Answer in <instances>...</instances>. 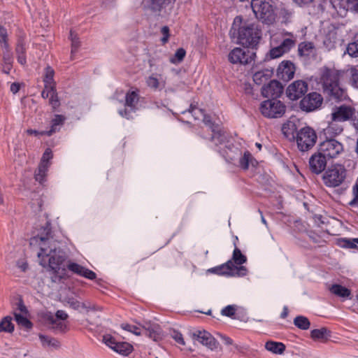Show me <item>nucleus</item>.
Instances as JSON below:
<instances>
[{"mask_svg":"<svg viewBox=\"0 0 358 358\" xmlns=\"http://www.w3.org/2000/svg\"><path fill=\"white\" fill-rule=\"evenodd\" d=\"M198 113L201 116L202 120L206 125L210 127V130H213V128H217L218 126H215L211 121L210 116L206 114L203 110H198Z\"/></svg>","mask_w":358,"mask_h":358,"instance_id":"obj_49","label":"nucleus"},{"mask_svg":"<svg viewBox=\"0 0 358 358\" xmlns=\"http://www.w3.org/2000/svg\"><path fill=\"white\" fill-rule=\"evenodd\" d=\"M308 89V83L306 81L296 80L287 87L286 94L290 100L295 101L304 96Z\"/></svg>","mask_w":358,"mask_h":358,"instance_id":"obj_12","label":"nucleus"},{"mask_svg":"<svg viewBox=\"0 0 358 358\" xmlns=\"http://www.w3.org/2000/svg\"><path fill=\"white\" fill-rule=\"evenodd\" d=\"M29 245L33 250H38L37 256L40 264L52 271V282H59L65 278L66 268L89 280L96 278V274L93 271L77 263L69 262L65 264L67 254L61 248L60 243L54 238L50 221L39 229L37 235L30 238Z\"/></svg>","mask_w":358,"mask_h":358,"instance_id":"obj_1","label":"nucleus"},{"mask_svg":"<svg viewBox=\"0 0 358 358\" xmlns=\"http://www.w3.org/2000/svg\"><path fill=\"white\" fill-rule=\"evenodd\" d=\"M56 318L55 320H65L68 318V314L62 310H59L55 313Z\"/></svg>","mask_w":358,"mask_h":358,"instance_id":"obj_64","label":"nucleus"},{"mask_svg":"<svg viewBox=\"0 0 358 358\" xmlns=\"http://www.w3.org/2000/svg\"><path fill=\"white\" fill-rule=\"evenodd\" d=\"M14 331V324L12 323V317L6 316L0 322V332L12 333Z\"/></svg>","mask_w":358,"mask_h":358,"instance_id":"obj_35","label":"nucleus"},{"mask_svg":"<svg viewBox=\"0 0 358 358\" xmlns=\"http://www.w3.org/2000/svg\"><path fill=\"white\" fill-rule=\"evenodd\" d=\"M201 137L203 139L209 140L215 147L224 144L227 141L225 133L219 129L218 127L217 128H213L209 136L201 135Z\"/></svg>","mask_w":358,"mask_h":358,"instance_id":"obj_20","label":"nucleus"},{"mask_svg":"<svg viewBox=\"0 0 358 358\" xmlns=\"http://www.w3.org/2000/svg\"><path fill=\"white\" fill-rule=\"evenodd\" d=\"M147 85L154 90L159 88V83L157 78L154 76H149L146 80Z\"/></svg>","mask_w":358,"mask_h":358,"instance_id":"obj_58","label":"nucleus"},{"mask_svg":"<svg viewBox=\"0 0 358 358\" xmlns=\"http://www.w3.org/2000/svg\"><path fill=\"white\" fill-rule=\"evenodd\" d=\"M186 55V51L184 48H178L174 55L170 58V62L172 64L180 63Z\"/></svg>","mask_w":358,"mask_h":358,"instance_id":"obj_44","label":"nucleus"},{"mask_svg":"<svg viewBox=\"0 0 358 358\" xmlns=\"http://www.w3.org/2000/svg\"><path fill=\"white\" fill-rule=\"evenodd\" d=\"M26 51L27 48L24 38V36H20L17 40L15 52L17 55V62L23 66L27 64Z\"/></svg>","mask_w":358,"mask_h":358,"instance_id":"obj_23","label":"nucleus"},{"mask_svg":"<svg viewBox=\"0 0 358 358\" xmlns=\"http://www.w3.org/2000/svg\"><path fill=\"white\" fill-rule=\"evenodd\" d=\"M52 158V152L50 148H47L43 154L40 164L44 166H50V159Z\"/></svg>","mask_w":358,"mask_h":358,"instance_id":"obj_50","label":"nucleus"},{"mask_svg":"<svg viewBox=\"0 0 358 358\" xmlns=\"http://www.w3.org/2000/svg\"><path fill=\"white\" fill-rule=\"evenodd\" d=\"M317 136L315 131L310 127H304L296 132V141L299 150L306 152L315 144Z\"/></svg>","mask_w":358,"mask_h":358,"instance_id":"obj_6","label":"nucleus"},{"mask_svg":"<svg viewBox=\"0 0 358 358\" xmlns=\"http://www.w3.org/2000/svg\"><path fill=\"white\" fill-rule=\"evenodd\" d=\"M39 339L42 345L45 348H51L52 349H58L60 347V342L55 338L39 334Z\"/></svg>","mask_w":358,"mask_h":358,"instance_id":"obj_29","label":"nucleus"},{"mask_svg":"<svg viewBox=\"0 0 358 358\" xmlns=\"http://www.w3.org/2000/svg\"><path fill=\"white\" fill-rule=\"evenodd\" d=\"M231 260L234 264H236L237 265H242L246 262L247 257L245 255H243L241 250L235 245V248L232 255V259Z\"/></svg>","mask_w":358,"mask_h":358,"instance_id":"obj_37","label":"nucleus"},{"mask_svg":"<svg viewBox=\"0 0 358 358\" xmlns=\"http://www.w3.org/2000/svg\"><path fill=\"white\" fill-rule=\"evenodd\" d=\"M136 109L135 108H131L129 107H125L124 109L119 110L118 113L120 115H121L123 117H125L127 119H131L132 118L131 114L132 113H134Z\"/></svg>","mask_w":358,"mask_h":358,"instance_id":"obj_55","label":"nucleus"},{"mask_svg":"<svg viewBox=\"0 0 358 358\" xmlns=\"http://www.w3.org/2000/svg\"><path fill=\"white\" fill-rule=\"evenodd\" d=\"M256 53L252 50L235 48L229 53L228 59L232 64H248L255 60Z\"/></svg>","mask_w":358,"mask_h":358,"instance_id":"obj_9","label":"nucleus"},{"mask_svg":"<svg viewBox=\"0 0 358 358\" xmlns=\"http://www.w3.org/2000/svg\"><path fill=\"white\" fill-rule=\"evenodd\" d=\"M252 159V156L249 151H245L239 159V166L244 170L249 168V164Z\"/></svg>","mask_w":358,"mask_h":358,"instance_id":"obj_43","label":"nucleus"},{"mask_svg":"<svg viewBox=\"0 0 358 358\" xmlns=\"http://www.w3.org/2000/svg\"><path fill=\"white\" fill-rule=\"evenodd\" d=\"M192 338L206 346L210 350L216 349L218 346V342L208 331L203 330H196L192 333Z\"/></svg>","mask_w":358,"mask_h":358,"instance_id":"obj_15","label":"nucleus"},{"mask_svg":"<svg viewBox=\"0 0 358 358\" xmlns=\"http://www.w3.org/2000/svg\"><path fill=\"white\" fill-rule=\"evenodd\" d=\"M338 36L336 31H329L325 36L323 43L324 45L329 50H331L336 47L338 42Z\"/></svg>","mask_w":358,"mask_h":358,"instance_id":"obj_31","label":"nucleus"},{"mask_svg":"<svg viewBox=\"0 0 358 358\" xmlns=\"http://www.w3.org/2000/svg\"><path fill=\"white\" fill-rule=\"evenodd\" d=\"M48 168L49 166L39 164L38 167L34 173L35 180L38 181L40 183H42L43 181H45Z\"/></svg>","mask_w":358,"mask_h":358,"instance_id":"obj_41","label":"nucleus"},{"mask_svg":"<svg viewBox=\"0 0 358 358\" xmlns=\"http://www.w3.org/2000/svg\"><path fill=\"white\" fill-rule=\"evenodd\" d=\"M65 121V117L62 115H55L51 121L50 129L42 134H45L46 136H50L54 133L59 130V126H62Z\"/></svg>","mask_w":358,"mask_h":358,"instance_id":"obj_27","label":"nucleus"},{"mask_svg":"<svg viewBox=\"0 0 358 358\" xmlns=\"http://www.w3.org/2000/svg\"><path fill=\"white\" fill-rule=\"evenodd\" d=\"M234 268L235 265L232 261L229 260L224 264L209 268L208 271L219 275L232 276L234 275Z\"/></svg>","mask_w":358,"mask_h":358,"instance_id":"obj_21","label":"nucleus"},{"mask_svg":"<svg viewBox=\"0 0 358 358\" xmlns=\"http://www.w3.org/2000/svg\"><path fill=\"white\" fill-rule=\"evenodd\" d=\"M139 101L138 90H129L125 96V107L136 109Z\"/></svg>","mask_w":358,"mask_h":358,"instance_id":"obj_25","label":"nucleus"},{"mask_svg":"<svg viewBox=\"0 0 358 358\" xmlns=\"http://www.w3.org/2000/svg\"><path fill=\"white\" fill-rule=\"evenodd\" d=\"M265 348L275 354H282L285 350V345L280 342L267 341L265 344Z\"/></svg>","mask_w":358,"mask_h":358,"instance_id":"obj_32","label":"nucleus"},{"mask_svg":"<svg viewBox=\"0 0 358 358\" xmlns=\"http://www.w3.org/2000/svg\"><path fill=\"white\" fill-rule=\"evenodd\" d=\"M176 0H143L142 4L144 8L153 13H159L164 8L171 3H174Z\"/></svg>","mask_w":358,"mask_h":358,"instance_id":"obj_19","label":"nucleus"},{"mask_svg":"<svg viewBox=\"0 0 358 358\" xmlns=\"http://www.w3.org/2000/svg\"><path fill=\"white\" fill-rule=\"evenodd\" d=\"M68 303H69L70 307H71L72 308H73L75 310H79L80 308L87 310L90 308V307L87 306L85 305V303H81L75 299H69V300L68 301Z\"/></svg>","mask_w":358,"mask_h":358,"instance_id":"obj_51","label":"nucleus"},{"mask_svg":"<svg viewBox=\"0 0 358 358\" xmlns=\"http://www.w3.org/2000/svg\"><path fill=\"white\" fill-rule=\"evenodd\" d=\"M15 319L19 325L24 327L27 329L32 328V323L24 316L19 313H15Z\"/></svg>","mask_w":358,"mask_h":358,"instance_id":"obj_45","label":"nucleus"},{"mask_svg":"<svg viewBox=\"0 0 358 358\" xmlns=\"http://www.w3.org/2000/svg\"><path fill=\"white\" fill-rule=\"evenodd\" d=\"M250 6L257 19L267 24L274 22L276 14L272 0H250Z\"/></svg>","mask_w":358,"mask_h":358,"instance_id":"obj_4","label":"nucleus"},{"mask_svg":"<svg viewBox=\"0 0 358 358\" xmlns=\"http://www.w3.org/2000/svg\"><path fill=\"white\" fill-rule=\"evenodd\" d=\"M294 45V40L289 38H285L278 46L271 48L266 55V57H269L270 59L278 58L289 52Z\"/></svg>","mask_w":358,"mask_h":358,"instance_id":"obj_17","label":"nucleus"},{"mask_svg":"<svg viewBox=\"0 0 358 358\" xmlns=\"http://www.w3.org/2000/svg\"><path fill=\"white\" fill-rule=\"evenodd\" d=\"M348 9L358 13V0H347Z\"/></svg>","mask_w":358,"mask_h":358,"instance_id":"obj_63","label":"nucleus"},{"mask_svg":"<svg viewBox=\"0 0 358 358\" xmlns=\"http://www.w3.org/2000/svg\"><path fill=\"white\" fill-rule=\"evenodd\" d=\"M7 37L8 34L6 29L0 25V43L3 44V47L5 48H8Z\"/></svg>","mask_w":358,"mask_h":358,"instance_id":"obj_56","label":"nucleus"},{"mask_svg":"<svg viewBox=\"0 0 358 358\" xmlns=\"http://www.w3.org/2000/svg\"><path fill=\"white\" fill-rule=\"evenodd\" d=\"M317 150L329 159H331L337 157L343 152L344 148L343 145L338 141L334 138H327L319 144Z\"/></svg>","mask_w":358,"mask_h":358,"instance_id":"obj_8","label":"nucleus"},{"mask_svg":"<svg viewBox=\"0 0 358 358\" xmlns=\"http://www.w3.org/2000/svg\"><path fill=\"white\" fill-rule=\"evenodd\" d=\"M198 110H201V108H199L194 106L193 104H191L189 108H188L187 111L190 113H192V116L195 120H199L201 118V116L198 113Z\"/></svg>","mask_w":358,"mask_h":358,"instance_id":"obj_62","label":"nucleus"},{"mask_svg":"<svg viewBox=\"0 0 358 358\" xmlns=\"http://www.w3.org/2000/svg\"><path fill=\"white\" fill-rule=\"evenodd\" d=\"M329 159L324 156L319 150L309 159V169L313 173L320 174L326 169Z\"/></svg>","mask_w":358,"mask_h":358,"instance_id":"obj_13","label":"nucleus"},{"mask_svg":"<svg viewBox=\"0 0 358 358\" xmlns=\"http://www.w3.org/2000/svg\"><path fill=\"white\" fill-rule=\"evenodd\" d=\"M142 334L156 341L161 338V328L157 324L148 323L143 327Z\"/></svg>","mask_w":358,"mask_h":358,"instance_id":"obj_22","label":"nucleus"},{"mask_svg":"<svg viewBox=\"0 0 358 358\" xmlns=\"http://www.w3.org/2000/svg\"><path fill=\"white\" fill-rule=\"evenodd\" d=\"M262 38V30L255 23H243L238 29V43L252 49L257 47Z\"/></svg>","mask_w":358,"mask_h":358,"instance_id":"obj_3","label":"nucleus"},{"mask_svg":"<svg viewBox=\"0 0 358 358\" xmlns=\"http://www.w3.org/2000/svg\"><path fill=\"white\" fill-rule=\"evenodd\" d=\"M235 313L236 306L234 305H228L226 307H224L221 311V314L227 317H232L233 315H234Z\"/></svg>","mask_w":358,"mask_h":358,"instance_id":"obj_53","label":"nucleus"},{"mask_svg":"<svg viewBox=\"0 0 358 358\" xmlns=\"http://www.w3.org/2000/svg\"><path fill=\"white\" fill-rule=\"evenodd\" d=\"M352 199L348 203V205L351 207L358 208V182H356L352 186Z\"/></svg>","mask_w":358,"mask_h":358,"instance_id":"obj_48","label":"nucleus"},{"mask_svg":"<svg viewBox=\"0 0 358 358\" xmlns=\"http://www.w3.org/2000/svg\"><path fill=\"white\" fill-rule=\"evenodd\" d=\"M247 273H248V270L245 268V266H242V265H239V266H235L234 275L232 276L236 275V276L242 277V276L246 275Z\"/></svg>","mask_w":358,"mask_h":358,"instance_id":"obj_60","label":"nucleus"},{"mask_svg":"<svg viewBox=\"0 0 358 358\" xmlns=\"http://www.w3.org/2000/svg\"><path fill=\"white\" fill-rule=\"evenodd\" d=\"M55 71L54 69L48 66L45 69V75L43 77V82L46 83V85H50L52 83V87H50L51 90L54 89V83H56L54 80Z\"/></svg>","mask_w":358,"mask_h":358,"instance_id":"obj_39","label":"nucleus"},{"mask_svg":"<svg viewBox=\"0 0 358 358\" xmlns=\"http://www.w3.org/2000/svg\"><path fill=\"white\" fill-rule=\"evenodd\" d=\"M331 336V331L326 327L313 329L310 331V337L314 341L327 340Z\"/></svg>","mask_w":358,"mask_h":358,"instance_id":"obj_30","label":"nucleus"},{"mask_svg":"<svg viewBox=\"0 0 358 358\" xmlns=\"http://www.w3.org/2000/svg\"><path fill=\"white\" fill-rule=\"evenodd\" d=\"M122 327L123 329L128 331L129 332H131L135 335L139 336V335L142 334V331H141L140 328L135 325L129 324H123L122 325Z\"/></svg>","mask_w":358,"mask_h":358,"instance_id":"obj_52","label":"nucleus"},{"mask_svg":"<svg viewBox=\"0 0 358 358\" xmlns=\"http://www.w3.org/2000/svg\"><path fill=\"white\" fill-rule=\"evenodd\" d=\"M323 102V97L317 92H311L303 96L300 101V108L306 112L318 109Z\"/></svg>","mask_w":358,"mask_h":358,"instance_id":"obj_11","label":"nucleus"},{"mask_svg":"<svg viewBox=\"0 0 358 358\" xmlns=\"http://www.w3.org/2000/svg\"><path fill=\"white\" fill-rule=\"evenodd\" d=\"M297 131L296 124L291 121L285 123L282 127V134L289 140L296 138Z\"/></svg>","mask_w":358,"mask_h":358,"instance_id":"obj_28","label":"nucleus"},{"mask_svg":"<svg viewBox=\"0 0 358 358\" xmlns=\"http://www.w3.org/2000/svg\"><path fill=\"white\" fill-rule=\"evenodd\" d=\"M70 40L71 41V59H73V57L74 54H76L80 46V41L79 40V38L78 37L77 34L72 30L70 31Z\"/></svg>","mask_w":358,"mask_h":358,"instance_id":"obj_38","label":"nucleus"},{"mask_svg":"<svg viewBox=\"0 0 358 358\" xmlns=\"http://www.w3.org/2000/svg\"><path fill=\"white\" fill-rule=\"evenodd\" d=\"M350 83L352 87L358 89V67L354 66L350 69Z\"/></svg>","mask_w":358,"mask_h":358,"instance_id":"obj_47","label":"nucleus"},{"mask_svg":"<svg viewBox=\"0 0 358 358\" xmlns=\"http://www.w3.org/2000/svg\"><path fill=\"white\" fill-rule=\"evenodd\" d=\"M346 52L352 57H358V33L355 36L354 41L348 45Z\"/></svg>","mask_w":358,"mask_h":358,"instance_id":"obj_40","label":"nucleus"},{"mask_svg":"<svg viewBox=\"0 0 358 358\" xmlns=\"http://www.w3.org/2000/svg\"><path fill=\"white\" fill-rule=\"evenodd\" d=\"M285 104L277 99H268L264 101L260 105L262 114L268 118H278L285 113Z\"/></svg>","mask_w":358,"mask_h":358,"instance_id":"obj_7","label":"nucleus"},{"mask_svg":"<svg viewBox=\"0 0 358 358\" xmlns=\"http://www.w3.org/2000/svg\"><path fill=\"white\" fill-rule=\"evenodd\" d=\"M283 89V85L279 81L273 80L262 87V93L265 97L277 99L282 94Z\"/></svg>","mask_w":358,"mask_h":358,"instance_id":"obj_16","label":"nucleus"},{"mask_svg":"<svg viewBox=\"0 0 358 358\" xmlns=\"http://www.w3.org/2000/svg\"><path fill=\"white\" fill-rule=\"evenodd\" d=\"M295 73V66L290 61H282L277 69L278 78L287 82L291 80Z\"/></svg>","mask_w":358,"mask_h":358,"instance_id":"obj_18","label":"nucleus"},{"mask_svg":"<svg viewBox=\"0 0 358 358\" xmlns=\"http://www.w3.org/2000/svg\"><path fill=\"white\" fill-rule=\"evenodd\" d=\"M161 33L163 37L161 38V41L163 45L166 44L169 41L170 36V30L168 26H164L161 28Z\"/></svg>","mask_w":358,"mask_h":358,"instance_id":"obj_59","label":"nucleus"},{"mask_svg":"<svg viewBox=\"0 0 358 358\" xmlns=\"http://www.w3.org/2000/svg\"><path fill=\"white\" fill-rule=\"evenodd\" d=\"M273 75V70L269 69H264L255 72L253 75L254 82L261 85L268 80Z\"/></svg>","mask_w":358,"mask_h":358,"instance_id":"obj_24","label":"nucleus"},{"mask_svg":"<svg viewBox=\"0 0 358 358\" xmlns=\"http://www.w3.org/2000/svg\"><path fill=\"white\" fill-rule=\"evenodd\" d=\"M336 122H331L329 124L328 127L325 129L326 132L331 135H338L343 131V127L341 126L337 125Z\"/></svg>","mask_w":358,"mask_h":358,"instance_id":"obj_46","label":"nucleus"},{"mask_svg":"<svg viewBox=\"0 0 358 358\" xmlns=\"http://www.w3.org/2000/svg\"><path fill=\"white\" fill-rule=\"evenodd\" d=\"M294 324L299 329L307 330L310 327V322L308 317L303 315H298L294 319Z\"/></svg>","mask_w":358,"mask_h":358,"instance_id":"obj_36","label":"nucleus"},{"mask_svg":"<svg viewBox=\"0 0 358 358\" xmlns=\"http://www.w3.org/2000/svg\"><path fill=\"white\" fill-rule=\"evenodd\" d=\"M355 108L350 106L341 105L334 108L331 113L333 122H345L351 119L355 115Z\"/></svg>","mask_w":358,"mask_h":358,"instance_id":"obj_14","label":"nucleus"},{"mask_svg":"<svg viewBox=\"0 0 358 358\" xmlns=\"http://www.w3.org/2000/svg\"><path fill=\"white\" fill-rule=\"evenodd\" d=\"M346 170L341 164H334L329 167L322 176L323 182L327 187L339 186L345 180Z\"/></svg>","mask_w":358,"mask_h":358,"instance_id":"obj_5","label":"nucleus"},{"mask_svg":"<svg viewBox=\"0 0 358 358\" xmlns=\"http://www.w3.org/2000/svg\"><path fill=\"white\" fill-rule=\"evenodd\" d=\"M103 342L115 352L127 356L133 351V346L127 342L118 341L111 334H105L103 336Z\"/></svg>","mask_w":358,"mask_h":358,"instance_id":"obj_10","label":"nucleus"},{"mask_svg":"<svg viewBox=\"0 0 358 358\" xmlns=\"http://www.w3.org/2000/svg\"><path fill=\"white\" fill-rule=\"evenodd\" d=\"M341 73L336 70L325 68L321 75V82L323 92L329 100L336 102L344 101L348 94L345 89L340 84Z\"/></svg>","mask_w":358,"mask_h":358,"instance_id":"obj_2","label":"nucleus"},{"mask_svg":"<svg viewBox=\"0 0 358 358\" xmlns=\"http://www.w3.org/2000/svg\"><path fill=\"white\" fill-rule=\"evenodd\" d=\"M339 246L343 248L348 249H358V238H341L338 241Z\"/></svg>","mask_w":358,"mask_h":358,"instance_id":"obj_34","label":"nucleus"},{"mask_svg":"<svg viewBox=\"0 0 358 358\" xmlns=\"http://www.w3.org/2000/svg\"><path fill=\"white\" fill-rule=\"evenodd\" d=\"M171 337L180 345H185V343L182 334L178 331H173Z\"/></svg>","mask_w":358,"mask_h":358,"instance_id":"obj_61","label":"nucleus"},{"mask_svg":"<svg viewBox=\"0 0 358 358\" xmlns=\"http://www.w3.org/2000/svg\"><path fill=\"white\" fill-rule=\"evenodd\" d=\"M3 60L5 65H6L8 66V71H6V73L8 74L10 70L11 69L12 62H13V59H12L11 55L8 51L3 53Z\"/></svg>","mask_w":358,"mask_h":358,"instance_id":"obj_57","label":"nucleus"},{"mask_svg":"<svg viewBox=\"0 0 358 358\" xmlns=\"http://www.w3.org/2000/svg\"><path fill=\"white\" fill-rule=\"evenodd\" d=\"M329 291L331 293L334 295L343 298V299H350L351 291L348 288L342 286L339 284H334L329 287Z\"/></svg>","mask_w":358,"mask_h":358,"instance_id":"obj_26","label":"nucleus"},{"mask_svg":"<svg viewBox=\"0 0 358 358\" xmlns=\"http://www.w3.org/2000/svg\"><path fill=\"white\" fill-rule=\"evenodd\" d=\"M50 328L55 333H65L68 330L67 325L62 321L52 320Z\"/></svg>","mask_w":358,"mask_h":358,"instance_id":"obj_42","label":"nucleus"},{"mask_svg":"<svg viewBox=\"0 0 358 358\" xmlns=\"http://www.w3.org/2000/svg\"><path fill=\"white\" fill-rule=\"evenodd\" d=\"M49 103L51 105L54 110L60 106V101L58 98L57 92L53 93L50 95L49 99Z\"/></svg>","mask_w":358,"mask_h":358,"instance_id":"obj_54","label":"nucleus"},{"mask_svg":"<svg viewBox=\"0 0 358 358\" xmlns=\"http://www.w3.org/2000/svg\"><path fill=\"white\" fill-rule=\"evenodd\" d=\"M314 49V45L312 42L304 41L299 44L298 52L301 57H308Z\"/></svg>","mask_w":358,"mask_h":358,"instance_id":"obj_33","label":"nucleus"}]
</instances>
